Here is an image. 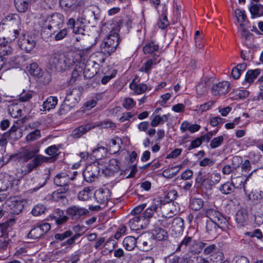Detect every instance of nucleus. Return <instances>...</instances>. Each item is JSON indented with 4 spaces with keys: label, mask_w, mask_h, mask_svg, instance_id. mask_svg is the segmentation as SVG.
Wrapping results in <instances>:
<instances>
[{
    "label": "nucleus",
    "mask_w": 263,
    "mask_h": 263,
    "mask_svg": "<svg viewBox=\"0 0 263 263\" xmlns=\"http://www.w3.org/2000/svg\"><path fill=\"white\" fill-rule=\"evenodd\" d=\"M121 143L122 140L121 138L119 137H116L115 139H111L110 140V143H109V147L110 148V150L114 153H116L120 150V144Z\"/></svg>",
    "instance_id": "nucleus-48"
},
{
    "label": "nucleus",
    "mask_w": 263,
    "mask_h": 263,
    "mask_svg": "<svg viewBox=\"0 0 263 263\" xmlns=\"http://www.w3.org/2000/svg\"><path fill=\"white\" fill-rule=\"evenodd\" d=\"M74 53L66 54L54 53L48 56V66L51 70L63 72L69 69L75 63Z\"/></svg>",
    "instance_id": "nucleus-1"
},
{
    "label": "nucleus",
    "mask_w": 263,
    "mask_h": 263,
    "mask_svg": "<svg viewBox=\"0 0 263 263\" xmlns=\"http://www.w3.org/2000/svg\"><path fill=\"white\" fill-rule=\"evenodd\" d=\"M206 245V244L203 242L198 241L195 240L194 247H191V251L195 254H199L201 252L202 249L204 248Z\"/></svg>",
    "instance_id": "nucleus-51"
},
{
    "label": "nucleus",
    "mask_w": 263,
    "mask_h": 263,
    "mask_svg": "<svg viewBox=\"0 0 263 263\" xmlns=\"http://www.w3.org/2000/svg\"><path fill=\"white\" fill-rule=\"evenodd\" d=\"M235 12L238 22L239 23L240 26L242 27V26H243V23L246 21L247 18L245 11L244 10L237 9L235 10Z\"/></svg>",
    "instance_id": "nucleus-53"
},
{
    "label": "nucleus",
    "mask_w": 263,
    "mask_h": 263,
    "mask_svg": "<svg viewBox=\"0 0 263 263\" xmlns=\"http://www.w3.org/2000/svg\"><path fill=\"white\" fill-rule=\"evenodd\" d=\"M114 256L118 258H121V257L124 260L125 263H127L130 260V257L124 253V251L122 249H118L114 251Z\"/></svg>",
    "instance_id": "nucleus-52"
},
{
    "label": "nucleus",
    "mask_w": 263,
    "mask_h": 263,
    "mask_svg": "<svg viewBox=\"0 0 263 263\" xmlns=\"http://www.w3.org/2000/svg\"><path fill=\"white\" fill-rule=\"evenodd\" d=\"M89 213L88 209L79 205H73L66 210L67 215L72 220H79Z\"/></svg>",
    "instance_id": "nucleus-9"
},
{
    "label": "nucleus",
    "mask_w": 263,
    "mask_h": 263,
    "mask_svg": "<svg viewBox=\"0 0 263 263\" xmlns=\"http://www.w3.org/2000/svg\"><path fill=\"white\" fill-rule=\"evenodd\" d=\"M67 24L69 28L73 29V32L76 35H80L81 36L85 35V30L83 27L81 26V25L79 24V20L76 22L73 18H71L69 19Z\"/></svg>",
    "instance_id": "nucleus-22"
},
{
    "label": "nucleus",
    "mask_w": 263,
    "mask_h": 263,
    "mask_svg": "<svg viewBox=\"0 0 263 263\" xmlns=\"http://www.w3.org/2000/svg\"><path fill=\"white\" fill-rule=\"evenodd\" d=\"M81 92L79 89L73 88L67 91L65 100L70 101L72 104L78 103L80 100Z\"/></svg>",
    "instance_id": "nucleus-23"
},
{
    "label": "nucleus",
    "mask_w": 263,
    "mask_h": 263,
    "mask_svg": "<svg viewBox=\"0 0 263 263\" xmlns=\"http://www.w3.org/2000/svg\"><path fill=\"white\" fill-rule=\"evenodd\" d=\"M63 23V15L60 13H55L47 17L43 27L55 33L62 27Z\"/></svg>",
    "instance_id": "nucleus-6"
},
{
    "label": "nucleus",
    "mask_w": 263,
    "mask_h": 263,
    "mask_svg": "<svg viewBox=\"0 0 263 263\" xmlns=\"http://www.w3.org/2000/svg\"><path fill=\"white\" fill-rule=\"evenodd\" d=\"M137 217L139 221V224L141 229L146 228V227L149 224V220L145 218L144 216H143L141 214L137 215Z\"/></svg>",
    "instance_id": "nucleus-64"
},
{
    "label": "nucleus",
    "mask_w": 263,
    "mask_h": 263,
    "mask_svg": "<svg viewBox=\"0 0 263 263\" xmlns=\"http://www.w3.org/2000/svg\"><path fill=\"white\" fill-rule=\"evenodd\" d=\"M100 171L99 164L97 162L88 165L83 173L84 180L88 182H93L99 176Z\"/></svg>",
    "instance_id": "nucleus-8"
},
{
    "label": "nucleus",
    "mask_w": 263,
    "mask_h": 263,
    "mask_svg": "<svg viewBox=\"0 0 263 263\" xmlns=\"http://www.w3.org/2000/svg\"><path fill=\"white\" fill-rule=\"evenodd\" d=\"M223 141V137L220 136L213 139L210 143V147L211 148H216L221 145Z\"/></svg>",
    "instance_id": "nucleus-58"
},
{
    "label": "nucleus",
    "mask_w": 263,
    "mask_h": 263,
    "mask_svg": "<svg viewBox=\"0 0 263 263\" xmlns=\"http://www.w3.org/2000/svg\"><path fill=\"white\" fill-rule=\"evenodd\" d=\"M195 42L196 46L198 48H202L204 46L202 42V36L200 34V32L197 30L195 34Z\"/></svg>",
    "instance_id": "nucleus-60"
},
{
    "label": "nucleus",
    "mask_w": 263,
    "mask_h": 263,
    "mask_svg": "<svg viewBox=\"0 0 263 263\" xmlns=\"http://www.w3.org/2000/svg\"><path fill=\"white\" fill-rule=\"evenodd\" d=\"M260 73V70L259 69L249 70L246 74L245 81L249 84L252 83Z\"/></svg>",
    "instance_id": "nucleus-42"
},
{
    "label": "nucleus",
    "mask_w": 263,
    "mask_h": 263,
    "mask_svg": "<svg viewBox=\"0 0 263 263\" xmlns=\"http://www.w3.org/2000/svg\"><path fill=\"white\" fill-rule=\"evenodd\" d=\"M73 177H70L65 173H61L56 175L54 178V184L62 188L69 187L68 183L70 180H73Z\"/></svg>",
    "instance_id": "nucleus-17"
},
{
    "label": "nucleus",
    "mask_w": 263,
    "mask_h": 263,
    "mask_svg": "<svg viewBox=\"0 0 263 263\" xmlns=\"http://www.w3.org/2000/svg\"><path fill=\"white\" fill-rule=\"evenodd\" d=\"M28 70L30 74L35 77H39L42 75V70L36 63L30 64Z\"/></svg>",
    "instance_id": "nucleus-46"
},
{
    "label": "nucleus",
    "mask_w": 263,
    "mask_h": 263,
    "mask_svg": "<svg viewBox=\"0 0 263 263\" xmlns=\"http://www.w3.org/2000/svg\"><path fill=\"white\" fill-rule=\"evenodd\" d=\"M219 228L220 229L217 222L207 220L205 226V232L209 236L215 238Z\"/></svg>",
    "instance_id": "nucleus-24"
},
{
    "label": "nucleus",
    "mask_w": 263,
    "mask_h": 263,
    "mask_svg": "<svg viewBox=\"0 0 263 263\" xmlns=\"http://www.w3.org/2000/svg\"><path fill=\"white\" fill-rule=\"evenodd\" d=\"M39 151L38 148L34 150L24 149L15 155H12L11 158L13 160H17L20 162H26L34 157V156Z\"/></svg>",
    "instance_id": "nucleus-11"
},
{
    "label": "nucleus",
    "mask_w": 263,
    "mask_h": 263,
    "mask_svg": "<svg viewBox=\"0 0 263 263\" xmlns=\"http://www.w3.org/2000/svg\"><path fill=\"white\" fill-rule=\"evenodd\" d=\"M129 87L133 90L137 94H141L144 92L147 89V86L143 83L137 84L135 80L133 81L129 84Z\"/></svg>",
    "instance_id": "nucleus-37"
},
{
    "label": "nucleus",
    "mask_w": 263,
    "mask_h": 263,
    "mask_svg": "<svg viewBox=\"0 0 263 263\" xmlns=\"http://www.w3.org/2000/svg\"><path fill=\"white\" fill-rule=\"evenodd\" d=\"M69 191V187L60 188L54 191L51 195L52 199L55 201L66 199L65 194Z\"/></svg>",
    "instance_id": "nucleus-34"
},
{
    "label": "nucleus",
    "mask_w": 263,
    "mask_h": 263,
    "mask_svg": "<svg viewBox=\"0 0 263 263\" xmlns=\"http://www.w3.org/2000/svg\"><path fill=\"white\" fill-rule=\"evenodd\" d=\"M58 103V99L55 97H49L44 102L42 106L43 110H49L54 108Z\"/></svg>",
    "instance_id": "nucleus-36"
},
{
    "label": "nucleus",
    "mask_w": 263,
    "mask_h": 263,
    "mask_svg": "<svg viewBox=\"0 0 263 263\" xmlns=\"http://www.w3.org/2000/svg\"><path fill=\"white\" fill-rule=\"evenodd\" d=\"M15 8L18 12H24L28 8V0H14Z\"/></svg>",
    "instance_id": "nucleus-44"
},
{
    "label": "nucleus",
    "mask_w": 263,
    "mask_h": 263,
    "mask_svg": "<svg viewBox=\"0 0 263 263\" xmlns=\"http://www.w3.org/2000/svg\"><path fill=\"white\" fill-rule=\"evenodd\" d=\"M92 191V188L90 187H85L83 190L80 191L78 194V199L79 200L86 201L90 196V192Z\"/></svg>",
    "instance_id": "nucleus-49"
},
{
    "label": "nucleus",
    "mask_w": 263,
    "mask_h": 263,
    "mask_svg": "<svg viewBox=\"0 0 263 263\" xmlns=\"http://www.w3.org/2000/svg\"><path fill=\"white\" fill-rule=\"evenodd\" d=\"M9 134L10 139L17 140L22 136V132L20 130H17L16 126H13L9 129L8 133H6L5 135Z\"/></svg>",
    "instance_id": "nucleus-45"
},
{
    "label": "nucleus",
    "mask_w": 263,
    "mask_h": 263,
    "mask_svg": "<svg viewBox=\"0 0 263 263\" xmlns=\"http://www.w3.org/2000/svg\"><path fill=\"white\" fill-rule=\"evenodd\" d=\"M173 215V213L171 212L166 214L163 213L157 221V225L165 228H170Z\"/></svg>",
    "instance_id": "nucleus-26"
},
{
    "label": "nucleus",
    "mask_w": 263,
    "mask_h": 263,
    "mask_svg": "<svg viewBox=\"0 0 263 263\" xmlns=\"http://www.w3.org/2000/svg\"><path fill=\"white\" fill-rule=\"evenodd\" d=\"M167 205L163 204L162 205L161 201L159 200H155L153 204L146 209L144 212L141 215L143 216H144L145 218L149 220V219L152 217L154 212H157L159 209H161L162 208L164 209H166Z\"/></svg>",
    "instance_id": "nucleus-18"
},
{
    "label": "nucleus",
    "mask_w": 263,
    "mask_h": 263,
    "mask_svg": "<svg viewBox=\"0 0 263 263\" xmlns=\"http://www.w3.org/2000/svg\"><path fill=\"white\" fill-rule=\"evenodd\" d=\"M122 105L125 109L129 110L136 105V102L132 98H127L124 99Z\"/></svg>",
    "instance_id": "nucleus-59"
},
{
    "label": "nucleus",
    "mask_w": 263,
    "mask_h": 263,
    "mask_svg": "<svg viewBox=\"0 0 263 263\" xmlns=\"http://www.w3.org/2000/svg\"><path fill=\"white\" fill-rule=\"evenodd\" d=\"M251 18H254L263 15V5L260 4L251 3L249 7Z\"/></svg>",
    "instance_id": "nucleus-30"
},
{
    "label": "nucleus",
    "mask_w": 263,
    "mask_h": 263,
    "mask_svg": "<svg viewBox=\"0 0 263 263\" xmlns=\"http://www.w3.org/2000/svg\"><path fill=\"white\" fill-rule=\"evenodd\" d=\"M35 45V42L31 37L27 36L23 39L21 43V48L27 51L31 50Z\"/></svg>",
    "instance_id": "nucleus-39"
},
{
    "label": "nucleus",
    "mask_w": 263,
    "mask_h": 263,
    "mask_svg": "<svg viewBox=\"0 0 263 263\" xmlns=\"http://www.w3.org/2000/svg\"><path fill=\"white\" fill-rule=\"evenodd\" d=\"M119 169L118 162L116 159L110 160L108 163V170L111 174L117 172Z\"/></svg>",
    "instance_id": "nucleus-54"
},
{
    "label": "nucleus",
    "mask_w": 263,
    "mask_h": 263,
    "mask_svg": "<svg viewBox=\"0 0 263 263\" xmlns=\"http://www.w3.org/2000/svg\"><path fill=\"white\" fill-rule=\"evenodd\" d=\"M203 201L200 198H193L190 201V206L194 211H198L203 206Z\"/></svg>",
    "instance_id": "nucleus-50"
},
{
    "label": "nucleus",
    "mask_w": 263,
    "mask_h": 263,
    "mask_svg": "<svg viewBox=\"0 0 263 263\" xmlns=\"http://www.w3.org/2000/svg\"><path fill=\"white\" fill-rule=\"evenodd\" d=\"M13 49L5 37L0 40V57L5 62L8 60V57L12 55Z\"/></svg>",
    "instance_id": "nucleus-13"
},
{
    "label": "nucleus",
    "mask_w": 263,
    "mask_h": 263,
    "mask_svg": "<svg viewBox=\"0 0 263 263\" xmlns=\"http://www.w3.org/2000/svg\"><path fill=\"white\" fill-rule=\"evenodd\" d=\"M167 263H184V258L176 255H171L167 257Z\"/></svg>",
    "instance_id": "nucleus-62"
},
{
    "label": "nucleus",
    "mask_w": 263,
    "mask_h": 263,
    "mask_svg": "<svg viewBox=\"0 0 263 263\" xmlns=\"http://www.w3.org/2000/svg\"><path fill=\"white\" fill-rule=\"evenodd\" d=\"M170 228L176 234L182 232L184 229L183 219L179 217H173Z\"/></svg>",
    "instance_id": "nucleus-21"
},
{
    "label": "nucleus",
    "mask_w": 263,
    "mask_h": 263,
    "mask_svg": "<svg viewBox=\"0 0 263 263\" xmlns=\"http://www.w3.org/2000/svg\"><path fill=\"white\" fill-rule=\"evenodd\" d=\"M50 229V225L44 223L33 228L27 235L28 238L36 239L40 238Z\"/></svg>",
    "instance_id": "nucleus-12"
},
{
    "label": "nucleus",
    "mask_w": 263,
    "mask_h": 263,
    "mask_svg": "<svg viewBox=\"0 0 263 263\" xmlns=\"http://www.w3.org/2000/svg\"><path fill=\"white\" fill-rule=\"evenodd\" d=\"M7 25L10 28L7 33V39L10 41H14L19 34L20 28V21L19 19L13 17L12 16H8L6 18Z\"/></svg>",
    "instance_id": "nucleus-7"
},
{
    "label": "nucleus",
    "mask_w": 263,
    "mask_h": 263,
    "mask_svg": "<svg viewBox=\"0 0 263 263\" xmlns=\"http://www.w3.org/2000/svg\"><path fill=\"white\" fill-rule=\"evenodd\" d=\"M240 158L235 156L233 158L231 164L226 165L223 166L222 172L225 175H229L231 173L234 175V173H237L236 169L238 167V164H236V162H239Z\"/></svg>",
    "instance_id": "nucleus-25"
},
{
    "label": "nucleus",
    "mask_w": 263,
    "mask_h": 263,
    "mask_svg": "<svg viewBox=\"0 0 263 263\" xmlns=\"http://www.w3.org/2000/svg\"><path fill=\"white\" fill-rule=\"evenodd\" d=\"M12 178L6 173H0V192L6 191L11 185Z\"/></svg>",
    "instance_id": "nucleus-29"
},
{
    "label": "nucleus",
    "mask_w": 263,
    "mask_h": 263,
    "mask_svg": "<svg viewBox=\"0 0 263 263\" xmlns=\"http://www.w3.org/2000/svg\"><path fill=\"white\" fill-rule=\"evenodd\" d=\"M46 210L45 207L42 204H37L32 210V214L35 216H38L43 214Z\"/></svg>",
    "instance_id": "nucleus-61"
},
{
    "label": "nucleus",
    "mask_w": 263,
    "mask_h": 263,
    "mask_svg": "<svg viewBox=\"0 0 263 263\" xmlns=\"http://www.w3.org/2000/svg\"><path fill=\"white\" fill-rule=\"evenodd\" d=\"M41 137V131L36 129L28 134L25 138L27 142H31L37 140Z\"/></svg>",
    "instance_id": "nucleus-47"
},
{
    "label": "nucleus",
    "mask_w": 263,
    "mask_h": 263,
    "mask_svg": "<svg viewBox=\"0 0 263 263\" xmlns=\"http://www.w3.org/2000/svg\"><path fill=\"white\" fill-rule=\"evenodd\" d=\"M152 235L155 237L156 239L159 241L165 240L168 237L166 231L161 228L156 229Z\"/></svg>",
    "instance_id": "nucleus-40"
},
{
    "label": "nucleus",
    "mask_w": 263,
    "mask_h": 263,
    "mask_svg": "<svg viewBox=\"0 0 263 263\" xmlns=\"http://www.w3.org/2000/svg\"><path fill=\"white\" fill-rule=\"evenodd\" d=\"M246 236L250 238L256 237L258 239H261L262 237V234L259 229H255L251 231L247 232L245 233Z\"/></svg>",
    "instance_id": "nucleus-55"
},
{
    "label": "nucleus",
    "mask_w": 263,
    "mask_h": 263,
    "mask_svg": "<svg viewBox=\"0 0 263 263\" xmlns=\"http://www.w3.org/2000/svg\"><path fill=\"white\" fill-rule=\"evenodd\" d=\"M93 127L90 124L81 125L73 130L72 136L74 138H79Z\"/></svg>",
    "instance_id": "nucleus-31"
},
{
    "label": "nucleus",
    "mask_w": 263,
    "mask_h": 263,
    "mask_svg": "<svg viewBox=\"0 0 263 263\" xmlns=\"http://www.w3.org/2000/svg\"><path fill=\"white\" fill-rule=\"evenodd\" d=\"M128 224L130 229L133 231H138L139 230H141L137 215L135 216L133 218L130 219L128 222Z\"/></svg>",
    "instance_id": "nucleus-57"
},
{
    "label": "nucleus",
    "mask_w": 263,
    "mask_h": 263,
    "mask_svg": "<svg viewBox=\"0 0 263 263\" xmlns=\"http://www.w3.org/2000/svg\"><path fill=\"white\" fill-rule=\"evenodd\" d=\"M107 149L102 146H98L92 151L93 156L97 159H101L107 155Z\"/></svg>",
    "instance_id": "nucleus-41"
},
{
    "label": "nucleus",
    "mask_w": 263,
    "mask_h": 263,
    "mask_svg": "<svg viewBox=\"0 0 263 263\" xmlns=\"http://www.w3.org/2000/svg\"><path fill=\"white\" fill-rule=\"evenodd\" d=\"M235 219L238 226H245L248 220V215L246 210L245 209L238 210L235 214Z\"/></svg>",
    "instance_id": "nucleus-27"
},
{
    "label": "nucleus",
    "mask_w": 263,
    "mask_h": 263,
    "mask_svg": "<svg viewBox=\"0 0 263 263\" xmlns=\"http://www.w3.org/2000/svg\"><path fill=\"white\" fill-rule=\"evenodd\" d=\"M27 202L18 197H13L5 202V209L12 214L18 215L22 212Z\"/></svg>",
    "instance_id": "nucleus-5"
},
{
    "label": "nucleus",
    "mask_w": 263,
    "mask_h": 263,
    "mask_svg": "<svg viewBox=\"0 0 263 263\" xmlns=\"http://www.w3.org/2000/svg\"><path fill=\"white\" fill-rule=\"evenodd\" d=\"M249 177H246L239 173H234L231 175V183L233 186L236 188H243V191L247 196L248 200H255L254 195L253 194L252 190L251 187H248L247 185V181Z\"/></svg>",
    "instance_id": "nucleus-2"
},
{
    "label": "nucleus",
    "mask_w": 263,
    "mask_h": 263,
    "mask_svg": "<svg viewBox=\"0 0 263 263\" xmlns=\"http://www.w3.org/2000/svg\"><path fill=\"white\" fill-rule=\"evenodd\" d=\"M169 25V22L167 20V16L165 14H162L159 18L158 22V26L159 28L163 29L165 28Z\"/></svg>",
    "instance_id": "nucleus-63"
},
{
    "label": "nucleus",
    "mask_w": 263,
    "mask_h": 263,
    "mask_svg": "<svg viewBox=\"0 0 263 263\" xmlns=\"http://www.w3.org/2000/svg\"><path fill=\"white\" fill-rule=\"evenodd\" d=\"M59 146L56 145H52L48 147L45 149V153L51 156H57L58 155V151Z\"/></svg>",
    "instance_id": "nucleus-56"
},
{
    "label": "nucleus",
    "mask_w": 263,
    "mask_h": 263,
    "mask_svg": "<svg viewBox=\"0 0 263 263\" xmlns=\"http://www.w3.org/2000/svg\"><path fill=\"white\" fill-rule=\"evenodd\" d=\"M105 54L102 51L97 52L90 55L89 61L95 64L100 65L105 61Z\"/></svg>",
    "instance_id": "nucleus-35"
},
{
    "label": "nucleus",
    "mask_w": 263,
    "mask_h": 263,
    "mask_svg": "<svg viewBox=\"0 0 263 263\" xmlns=\"http://www.w3.org/2000/svg\"><path fill=\"white\" fill-rule=\"evenodd\" d=\"M200 128V126L198 124H192L187 121H183L180 125V130L182 133H184L187 130H189L192 133H194L198 131Z\"/></svg>",
    "instance_id": "nucleus-33"
},
{
    "label": "nucleus",
    "mask_w": 263,
    "mask_h": 263,
    "mask_svg": "<svg viewBox=\"0 0 263 263\" xmlns=\"http://www.w3.org/2000/svg\"><path fill=\"white\" fill-rule=\"evenodd\" d=\"M23 106L20 103H12L8 106V110L11 116L14 118L22 115Z\"/></svg>",
    "instance_id": "nucleus-28"
},
{
    "label": "nucleus",
    "mask_w": 263,
    "mask_h": 263,
    "mask_svg": "<svg viewBox=\"0 0 263 263\" xmlns=\"http://www.w3.org/2000/svg\"><path fill=\"white\" fill-rule=\"evenodd\" d=\"M139 243L143 251H147L153 247L154 238L152 234H144L139 238Z\"/></svg>",
    "instance_id": "nucleus-15"
},
{
    "label": "nucleus",
    "mask_w": 263,
    "mask_h": 263,
    "mask_svg": "<svg viewBox=\"0 0 263 263\" xmlns=\"http://www.w3.org/2000/svg\"><path fill=\"white\" fill-rule=\"evenodd\" d=\"M159 48L158 44L154 42H151L144 46L143 51L145 54H153L154 52L157 51Z\"/></svg>",
    "instance_id": "nucleus-43"
},
{
    "label": "nucleus",
    "mask_w": 263,
    "mask_h": 263,
    "mask_svg": "<svg viewBox=\"0 0 263 263\" xmlns=\"http://www.w3.org/2000/svg\"><path fill=\"white\" fill-rule=\"evenodd\" d=\"M236 164H238V167H237L236 169L237 173L246 177H249L253 172L255 171V170H254L250 172L251 171V166L248 160H246L241 166L240 165V161H239V162H236Z\"/></svg>",
    "instance_id": "nucleus-19"
},
{
    "label": "nucleus",
    "mask_w": 263,
    "mask_h": 263,
    "mask_svg": "<svg viewBox=\"0 0 263 263\" xmlns=\"http://www.w3.org/2000/svg\"><path fill=\"white\" fill-rule=\"evenodd\" d=\"M230 84L227 81H222L214 84L212 87V93L216 97L225 95L228 91Z\"/></svg>",
    "instance_id": "nucleus-16"
},
{
    "label": "nucleus",
    "mask_w": 263,
    "mask_h": 263,
    "mask_svg": "<svg viewBox=\"0 0 263 263\" xmlns=\"http://www.w3.org/2000/svg\"><path fill=\"white\" fill-rule=\"evenodd\" d=\"M194 243H195V239H193L192 237L186 236L178 245L177 251L185 250L187 248L191 251V247H194Z\"/></svg>",
    "instance_id": "nucleus-32"
},
{
    "label": "nucleus",
    "mask_w": 263,
    "mask_h": 263,
    "mask_svg": "<svg viewBox=\"0 0 263 263\" xmlns=\"http://www.w3.org/2000/svg\"><path fill=\"white\" fill-rule=\"evenodd\" d=\"M119 43V35L117 32H112L105 37L100 45V50L108 55L114 52Z\"/></svg>",
    "instance_id": "nucleus-4"
},
{
    "label": "nucleus",
    "mask_w": 263,
    "mask_h": 263,
    "mask_svg": "<svg viewBox=\"0 0 263 263\" xmlns=\"http://www.w3.org/2000/svg\"><path fill=\"white\" fill-rule=\"evenodd\" d=\"M158 56L155 55L153 58L143 63L140 68V71L149 75L153 67L160 62V60L158 59Z\"/></svg>",
    "instance_id": "nucleus-20"
},
{
    "label": "nucleus",
    "mask_w": 263,
    "mask_h": 263,
    "mask_svg": "<svg viewBox=\"0 0 263 263\" xmlns=\"http://www.w3.org/2000/svg\"><path fill=\"white\" fill-rule=\"evenodd\" d=\"M136 243L137 240L133 236L126 237L123 241V246L128 251L133 250L136 246Z\"/></svg>",
    "instance_id": "nucleus-38"
},
{
    "label": "nucleus",
    "mask_w": 263,
    "mask_h": 263,
    "mask_svg": "<svg viewBox=\"0 0 263 263\" xmlns=\"http://www.w3.org/2000/svg\"><path fill=\"white\" fill-rule=\"evenodd\" d=\"M49 160L51 158L40 155H37L25 166L24 171L25 174H29L42 163L48 162Z\"/></svg>",
    "instance_id": "nucleus-10"
},
{
    "label": "nucleus",
    "mask_w": 263,
    "mask_h": 263,
    "mask_svg": "<svg viewBox=\"0 0 263 263\" xmlns=\"http://www.w3.org/2000/svg\"><path fill=\"white\" fill-rule=\"evenodd\" d=\"M111 193L107 189L100 188L96 190L94 196L96 200L98 203L106 204L109 200Z\"/></svg>",
    "instance_id": "nucleus-14"
},
{
    "label": "nucleus",
    "mask_w": 263,
    "mask_h": 263,
    "mask_svg": "<svg viewBox=\"0 0 263 263\" xmlns=\"http://www.w3.org/2000/svg\"><path fill=\"white\" fill-rule=\"evenodd\" d=\"M205 216L209 218L210 221L217 222L222 231H227L232 228L228 220L218 211L215 209L210 208L204 210Z\"/></svg>",
    "instance_id": "nucleus-3"
}]
</instances>
